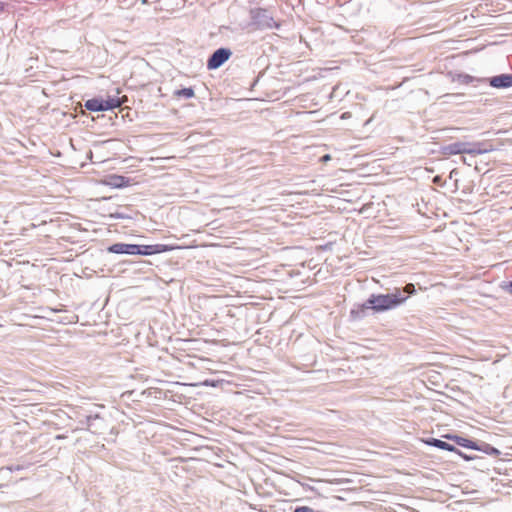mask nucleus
<instances>
[{"instance_id": "nucleus-25", "label": "nucleus", "mask_w": 512, "mask_h": 512, "mask_svg": "<svg viewBox=\"0 0 512 512\" xmlns=\"http://www.w3.org/2000/svg\"><path fill=\"white\" fill-rule=\"evenodd\" d=\"M225 383H226V384H228V385H230V383H231V382H230V380H227V379H226V380H225Z\"/></svg>"}, {"instance_id": "nucleus-16", "label": "nucleus", "mask_w": 512, "mask_h": 512, "mask_svg": "<svg viewBox=\"0 0 512 512\" xmlns=\"http://www.w3.org/2000/svg\"><path fill=\"white\" fill-rule=\"evenodd\" d=\"M174 96L177 98H180V97L192 98V97H194V90L192 88H183L180 90H176L174 92Z\"/></svg>"}, {"instance_id": "nucleus-18", "label": "nucleus", "mask_w": 512, "mask_h": 512, "mask_svg": "<svg viewBox=\"0 0 512 512\" xmlns=\"http://www.w3.org/2000/svg\"><path fill=\"white\" fill-rule=\"evenodd\" d=\"M235 470H237V467L229 462V466H226V473L232 474Z\"/></svg>"}, {"instance_id": "nucleus-6", "label": "nucleus", "mask_w": 512, "mask_h": 512, "mask_svg": "<svg viewBox=\"0 0 512 512\" xmlns=\"http://www.w3.org/2000/svg\"><path fill=\"white\" fill-rule=\"evenodd\" d=\"M181 246L167 245V244H153V245H138L139 255H152L163 252L181 249Z\"/></svg>"}, {"instance_id": "nucleus-1", "label": "nucleus", "mask_w": 512, "mask_h": 512, "mask_svg": "<svg viewBox=\"0 0 512 512\" xmlns=\"http://www.w3.org/2000/svg\"><path fill=\"white\" fill-rule=\"evenodd\" d=\"M415 292V286L409 283L402 289L396 288L389 294H371L368 298V304L374 312H384L401 305L406 301L409 295Z\"/></svg>"}, {"instance_id": "nucleus-21", "label": "nucleus", "mask_w": 512, "mask_h": 512, "mask_svg": "<svg viewBox=\"0 0 512 512\" xmlns=\"http://www.w3.org/2000/svg\"><path fill=\"white\" fill-rule=\"evenodd\" d=\"M236 484H237V481H236V480H233V479H232V480H231V482H229V483H227V482H226V486H229V487H233V486H235Z\"/></svg>"}, {"instance_id": "nucleus-2", "label": "nucleus", "mask_w": 512, "mask_h": 512, "mask_svg": "<svg viewBox=\"0 0 512 512\" xmlns=\"http://www.w3.org/2000/svg\"><path fill=\"white\" fill-rule=\"evenodd\" d=\"M230 237L226 236V262L227 266H247L253 260L255 251L248 247L236 246L235 241H229Z\"/></svg>"}, {"instance_id": "nucleus-20", "label": "nucleus", "mask_w": 512, "mask_h": 512, "mask_svg": "<svg viewBox=\"0 0 512 512\" xmlns=\"http://www.w3.org/2000/svg\"><path fill=\"white\" fill-rule=\"evenodd\" d=\"M330 159H331V156L329 154H325L324 156L321 157L322 162H327Z\"/></svg>"}, {"instance_id": "nucleus-7", "label": "nucleus", "mask_w": 512, "mask_h": 512, "mask_svg": "<svg viewBox=\"0 0 512 512\" xmlns=\"http://www.w3.org/2000/svg\"><path fill=\"white\" fill-rule=\"evenodd\" d=\"M467 146H470L468 142H454L448 145H444L440 149V153L444 156L466 154Z\"/></svg>"}, {"instance_id": "nucleus-3", "label": "nucleus", "mask_w": 512, "mask_h": 512, "mask_svg": "<svg viewBox=\"0 0 512 512\" xmlns=\"http://www.w3.org/2000/svg\"><path fill=\"white\" fill-rule=\"evenodd\" d=\"M126 100V96H123L122 98L109 97L105 100L99 98H92L85 102V108L92 112L107 111L120 107L124 102H126Z\"/></svg>"}, {"instance_id": "nucleus-26", "label": "nucleus", "mask_w": 512, "mask_h": 512, "mask_svg": "<svg viewBox=\"0 0 512 512\" xmlns=\"http://www.w3.org/2000/svg\"><path fill=\"white\" fill-rule=\"evenodd\" d=\"M230 313H231V310H228V313L226 315L232 316Z\"/></svg>"}, {"instance_id": "nucleus-5", "label": "nucleus", "mask_w": 512, "mask_h": 512, "mask_svg": "<svg viewBox=\"0 0 512 512\" xmlns=\"http://www.w3.org/2000/svg\"><path fill=\"white\" fill-rule=\"evenodd\" d=\"M425 443L429 446H433V447L439 448L441 450H446V451L457 453L460 457H462L466 461H471L476 458L475 456L467 455V454L461 452L459 449H457L452 444H449L448 442H445L441 439L429 438L425 441Z\"/></svg>"}, {"instance_id": "nucleus-9", "label": "nucleus", "mask_w": 512, "mask_h": 512, "mask_svg": "<svg viewBox=\"0 0 512 512\" xmlns=\"http://www.w3.org/2000/svg\"><path fill=\"white\" fill-rule=\"evenodd\" d=\"M108 251L115 254H130L137 255L138 253V245L136 244H125V243H116L111 245L108 248Z\"/></svg>"}, {"instance_id": "nucleus-19", "label": "nucleus", "mask_w": 512, "mask_h": 512, "mask_svg": "<svg viewBox=\"0 0 512 512\" xmlns=\"http://www.w3.org/2000/svg\"><path fill=\"white\" fill-rule=\"evenodd\" d=\"M504 289L506 292L512 295V281L505 284Z\"/></svg>"}, {"instance_id": "nucleus-15", "label": "nucleus", "mask_w": 512, "mask_h": 512, "mask_svg": "<svg viewBox=\"0 0 512 512\" xmlns=\"http://www.w3.org/2000/svg\"><path fill=\"white\" fill-rule=\"evenodd\" d=\"M105 183L115 188H122L128 186L130 181L126 179L124 176L111 175L107 178Z\"/></svg>"}, {"instance_id": "nucleus-23", "label": "nucleus", "mask_w": 512, "mask_h": 512, "mask_svg": "<svg viewBox=\"0 0 512 512\" xmlns=\"http://www.w3.org/2000/svg\"><path fill=\"white\" fill-rule=\"evenodd\" d=\"M4 9H5V4L0 1V12L4 11Z\"/></svg>"}, {"instance_id": "nucleus-4", "label": "nucleus", "mask_w": 512, "mask_h": 512, "mask_svg": "<svg viewBox=\"0 0 512 512\" xmlns=\"http://www.w3.org/2000/svg\"><path fill=\"white\" fill-rule=\"evenodd\" d=\"M251 19L254 25L259 29L278 28L279 24L274 20L269 10L264 8H255L250 11Z\"/></svg>"}, {"instance_id": "nucleus-8", "label": "nucleus", "mask_w": 512, "mask_h": 512, "mask_svg": "<svg viewBox=\"0 0 512 512\" xmlns=\"http://www.w3.org/2000/svg\"><path fill=\"white\" fill-rule=\"evenodd\" d=\"M490 86L497 89L512 87V74H500L487 79Z\"/></svg>"}, {"instance_id": "nucleus-22", "label": "nucleus", "mask_w": 512, "mask_h": 512, "mask_svg": "<svg viewBox=\"0 0 512 512\" xmlns=\"http://www.w3.org/2000/svg\"><path fill=\"white\" fill-rule=\"evenodd\" d=\"M231 54L232 53H231L230 49L226 48V61L230 58Z\"/></svg>"}, {"instance_id": "nucleus-10", "label": "nucleus", "mask_w": 512, "mask_h": 512, "mask_svg": "<svg viewBox=\"0 0 512 512\" xmlns=\"http://www.w3.org/2000/svg\"><path fill=\"white\" fill-rule=\"evenodd\" d=\"M493 151L492 145H488L486 143L477 142L470 143V146H467L466 154L470 155H480Z\"/></svg>"}, {"instance_id": "nucleus-11", "label": "nucleus", "mask_w": 512, "mask_h": 512, "mask_svg": "<svg viewBox=\"0 0 512 512\" xmlns=\"http://www.w3.org/2000/svg\"><path fill=\"white\" fill-rule=\"evenodd\" d=\"M371 309L370 305L368 304V299L363 304L356 305L353 309L350 311V317L353 320H359L366 316L367 310Z\"/></svg>"}, {"instance_id": "nucleus-13", "label": "nucleus", "mask_w": 512, "mask_h": 512, "mask_svg": "<svg viewBox=\"0 0 512 512\" xmlns=\"http://www.w3.org/2000/svg\"><path fill=\"white\" fill-rule=\"evenodd\" d=\"M224 63V48H219L215 51L212 57L208 60V68L216 69Z\"/></svg>"}, {"instance_id": "nucleus-12", "label": "nucleus", "mask_w": 512, "mask_h": 512, "mask_svg": "<svg viewBox=\"0 0 512 512\" xmlns=\"http://www.w3.org/2000/svg\"><path fill=\"white\" fill-rule=\"evenodd\" d=\"M445 437L449 440L454 441L458 446L473 449V450H474V448H477L476 441L470 440L468 438H464V437L458 436V435H450V434L446 435Z\"/></svg>"}, {"instance_id": "nucleus-14", "label": "nucleus", "mask_w": 512, "mask_h": 512, "mask_svg": "<svg viewBox=\"0 0 512 512\" xmlns=\"http://www.w3.org/2000/svg\"><path fill=\"white\" fill-rule=\"evenodd\" d=\"M476 446H477V448H474V450L483 452L487 455H490L493 457H497L500 455V451L497 448L493 447L492 445H490L486 442L476 441Z\"/></svg>"}, {"instance_id": "nucleus-27", "label": "nucleus", "mask_w": 512, "mask_h": 512, "mask_svg": "<svg viewBox=\"0 0 512 512\" xmlns=\"http://www.w3.org/2000/svg\"><path fill=\"white\" fill-rule=\"evenodd\" d=\"M229 347H231V346H230V345H228V344H226V345H225L226 350H227Z\"/></svg>"}, {"instance_id": "nucleus-17", "label": "nucleus", "mask_w": 512, "mask_h": 512, "mask_svg": "<svg viewBox=\"0 0 512 512\" xmlns=\"http://www.w3.org/2000/svg\"><path fill=\"white\" fill-rule=\"evenodd\" d=\"M460 77L462 78V83H465V84H468L474 80V77L467 75V74L460 76Z\"/></svg>"}, {"instance_id": "nucleus-24", "label": "nucleus", "mask_w": 512, "mask_h": 512, "mask_svg": "<svg viewBox=\"0 0 512 512\" xmlns=\"http://www.w3.org/2000/svg\"><path fill=\"white\" fill-rule=\"evenodd\" d=\"M461 159H462L463 163L470 165V164L468 163V160H466V158H465V157H462Z\"/></svg>"}]
</instances>
